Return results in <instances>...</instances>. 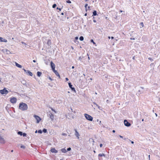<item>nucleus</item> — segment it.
I'll return each mask as SVG.
<instances>
[{"mask_svg": "<svg viewBox=\"0 0 160 160\" xmlns=\"http://www.w3.org/2000/svg\"><path fill=\"white\" fill-rule=\"evenodd\" d=\"M19 108L22 111L26 110L28 108V105L26 103L20 102L19 104Z\"/></svg>", "mask_w": 160, "mask_h": 160, "instance_id": "f257e3e1", "label": "nucleus"}, {"mask_svg": "<svg viewBox=\"0 0 160 160\" xmlns=\"http://www.w3.org/2000/svg\"><path fill=\"white\" fill-rule=\"evenodd\" d=\"M84 116L87 120L90 121H92L93 119V117L89 115L87 113H85L84 114Z\"/></svg>", "mask_w": 160, "mask_h": 160, "instance_id": "f03ea898", "label": "nucleus"}, {"mask_svg": "<svg viewBox=\"0 0 160 160\" xmlns=\"http://www.w3.org/2000/svg\"><path fill=\"white\" fill-rule=\"evenodd\" d=\"M8 93V91L4 88L3 89L0 90V93L2 94H6Z\"/></svg>", "mask_w": 160, "mask_h": 160, "instance_id": "7ed1b4c3", "label": "nucleus"}, {"mask_svg": "<svg viewBox=\"0 0 160 160\" xmlns=\"http://www.w3.org/2000/svg\"><path fill=\"white\" fill-rule=\"evenodd\" d=\"M22 69L24 70L27 75L30 76H33L32 73L29 70H26L24 68H23Z\"/></svg>", "mask_w": 160, "mask_h": 160, "instance_id": "20e7f679", "label": "nucleus"}, {"mask_svg": "<svg viewBox=\"0 0 160 160\" xmlns=\"http://www.w3.org/2000/svg\"><path fill=\"white\" fill-rule=\"evenodd\" d=\"M68 86L69 88L71 89L72 91L75 92H76V91L75 88L74 87H72V84L70 82H68Z\"/></svg>", "mask_w": 160, "mask_h": 160, "instance_id": "39448f33", "label": "nucleus"}, {"mask_svg": "<svg viewBox=\"0 0 160 160\" xmlns=\"http://www.w3.org/2000/svg\"><path fill=\"white\" fill-rule=\"evenodd\" d=\"M17 101V98L14 97L11 98L10 99V101L13 104L16 103Z\"/></svg>", "mask_w": 160, "mask_h": 160, "instance_id": "423d86ee", "label": "nucleus"}, {"mask_svg": "<svg viewBox=\"0 0 160 160\" xmlns=\"http://www.w3.org/2000/svg\"><path fill=\"white\" fill-rule=\"evenodd\" d=\"M124 123L125 126L127 127H129L131 125V123L126 119L124 120Z\"/></svg>", "mask_w": 160, "mask_h": 160, "instance_id": "0eeeda50", "label": "nucleus"}, {"mask_svg": "<svg viewBox=\"0 0 160 160\" xmlns=\"http://www.w3.org/2000/svg\"><path fill=\"white\" fill-rule=\"evenodd\" d=\"M34 117L36 119L37 123H39L40 121L41 120V118L37 115H34Z\"/></svg>", "mask_w": 160, "mask_h": 160, "instance_id": "6e6552de", "label": "nucleus"}, {"mask_svg": "<svg viewBox=\"0 0 160 160\" xmlns=\"http://www.w3.org/2000/svg\"><path fill=\"white\" fill-rule=\"evenodd\" d=\"M48 117H49L52 121L54 119V115L50 112L49 114H47Z\"/></svg>", "mask_w": 160, "mask_h": 160, "instance_id": "1a4fd4ad", "label": "nucleus"}, {"mask_svg": "<svg viewBox=\"0 0 160 160\" xmlns=\"http://www.w3.org/2000/svg\"><path fill=\"white\" fill-rule=\"evenodd\" d=\"M50 66L52 71L55 70V65L52 61L50 62Z\"/></svg>", "mask_w": 160, "mask_h": 160, "instance_id": "9d476101", "label": "nucleus"}, {"mask_svg": "<svg viewBox=\"0 0 160 160\" xmlns=\"http://www.w3.org/2000/svg\"><path fill=\"white\" fill-rule=\"evenodd\" d=\"M21 83L23 85H25L27 87H28L29 86L28 84H27L26 81L25 80H23L21 81Z\"/></svg>", "mask_w": 160, "mask_h": 160, "instance_id": "9b49d317", "label": "nucleus"}, {"mask_svg": "<svg viewBox=\"0 0 160 160\" xmlns=\"http://www.w3.org/2000/svg\"><path fill=\"white\" fill-rule=\"evenodd\" d=\"M50 151L52 153H57L58 152V151L56 150L55 148H52Z\"/></svg>", "mask_w": 160, "mask_h": 160, "instance_id": "f8f14e48", "label": "nucleus"}, {"mask_svg": "<svg viewBox=\"0 0 160 160\" xmlns=\"http://www.w3.org/2000/svg\"><path fill=\"white\" fill-rule=\"evenodd\" d=\"M53 72L55 73L56 75L58 77V78L59 79H61V77L59 75V73L57 72V71L55 70L52 71Z\"/></svg>", "mask_w": 160, "mask_h": 160, "instance_id": "ddd939ff", "label": "nucleus"}, {"mask_svg": "<svg viewBox=\"0 0 160 160\" xmlns=\"http://www.w3.org/2000/svg\"><path fill=\"white\" fill-rule=\"evenodd\" d=\"M105 157L106 155L104 153H100L98 155V159L99 160H102L100 158L102 157Z\"/></svg>", "mask_w": 160, "mask_h": 160, "instance_id": "4468645a", "label": "nucleus"}, {"mask_svg": "<svg viewBox=\"0 0 160 160\" xmlns=\"http://www.w3.org/2000/svg\"><path fill=\"white\" fill-rule=\"evenodd\" d=\"M74 131H75V135L77 137V138L79 139V136H80L78 132L77 131L76 129H75Z\"/></svg>", "mask_w": 160, "mask_h": 160, "instance_id": "2eb2a0df", "label": "nucleus"}, {"mask_svg": "<svg viewBox=\"0 0 160 160\" xmlns=\"http://www.w3.org/2000/svg\"><path fill=\"white\" fill-rule=\"evenodd\" d=\"M7 40L6 39H4L2 37H0V42H7Z\"/></svg>", "mask_w": 160, "mask_h": 160, "instance_id": "dca6fc26", "label": "nucleus"}, {"mask_svg": "<svg viewBox=\"0 0 160 160\" xmlns=\"http://www.w3.org/2000/svg\"><path fill=\"white\" fill-rule=\"evenodd\" d=\"M10 107V105L9 104H7V106H6L5 108L7 110V111L8 112H9V111H10V110H9V108Z\"/></svg>", "mask_w": 160, "mask_h": 160, "instance_id": "f3484780", "label": "nucleus"}, {"mask_svg": "<svg viewBox=\"0 0 160 160\" xmlns=\"http://www.w3.org/2000/svg\"><path fill=\"white\" fill-rule=\"evenodd\" d=\"M0 142L2 143H4V138H2V137L0 135Z\"/></svg>", "mask_w": 160, "mask_h": 160, "instance_id": "a211bd4d", "label": "nucleus"}, {"mask_svg": "<svg viewBox=\"0 0 160 160\" xmlns=\"http://www.w3.org/2000/svg\"><path fill=\"white\" fill-rule=\"evenodd\" d=\"M78 37H76L75 38L74 41V42L77 44H78L79 42L78 41Z\"/></svg>", "mask_w": 160, "mask_h": 160, "instance_id": "6ab92c4d", "label": "nucleus"}, {"mask_svg": "<svg viewBox=\"0 0 160 160\" xmlns=\"http://www.w3.org/2000/svg\"><path fill=\"white\" fill-rule=\"evenodd\" d=\"M47 44L48 46H50V48H51V46H50V45L51 44V40L48 39L47 41Z\"/></svg>", "mask_w": 160, "mask_h": 160, "instance_id": "aec40b11", "label": "nucleus"}, {"mask_svg": "<svg viewBox=\"0 0 160 160\" xmlns=\"http://www.w3.org/2000/svg\"><path fill=\"white\" fill-rule=\"evenodd\" d=\"M96 15H98L97 14V12L96 10H94L92 12V16H94Z\"/></svg>", "mask_w": 160, "mask_h": 160, "instance_id": "412c9836", "label": "nucleus"}, {"mask_svg": "<svg viewBox=\"0 0 160 160\" xmlns=\"http://www.w3.org/2000/svg\"><path fill=\"white\" fill-rule=\"evenodd\" d=\"M15 65L17 67H18L19 68H22V66L21 65L19 64L18 63H17L16 62H15Z\"/></svg>", "mask_w": 160, "mask_h": 160, "instance_id": "4be33fe9", "label": "nucleus"}, {"mask_svg": "<svg viewBox=\"0 0 160 160\" xmlns=\"http://www.w3.org/2000/svg\"><path fill=\"white\" fill-rule=\"evenodd\" d=\"M42 74V72H41L38 71L37 73V75L38 77H40Z\"/></svg>", "mask_w": 160, "mask_h": 160, "instance_id": "5701e85b", "label": "nucleus"}, {"mask_svg": "<svg viewBox=\"0 0 160 160\" xmlns=\"http://www.w3.org/2000/svg\"><path fill=\"white\" fill-rule=\"evenodd\" d=\"M61 150L63 153H66L67 152L65 148H62L61 149Z\"/></svg>", "mask_w": 160, "mask_h": 160, "instance_id": "b1692460", "label": "nucleus"}, {"mask_svg": "<svg viewBox=\"0 0 160 160\" xmlns=\"http://www.w3.org/2000/svg\"><path fill=\"white\" fill-rule=\"evenodd\" d=\"M17 134L18 135L21 136H22V134H23V132L21 131H18L17 132Z\"/></svg>", "mask_w": 160, "mask_h": 160, "instance_id": "393cba45", "label": "nucleus"}, {"mask_svg": "<svg viewBox=\"0 0 160 160\" xmlns=\"http://www.w3.org/2000/svg\"><path fill=\"white\" fill-rule=\"evenodd\" d=\"M42 132L44 133H46L48 132L46 128H43L42 130Z\"/></svg>", "mask_w": 160, "mask_h": 160, "instance_id": "a878e982", "label": "nucleus"}, {"mask_svg": "<svg viewBox=\"0 0 160 160\" xmlns=\"http://www.w3.org/2000/svg\"><path fill=\"white\" fill-rule=\"evenodd\" d=\"M20 148H23L24 149H25L26 148V147L25 146L23 145L22 144L21 145Z\"/></svg>", "mask_w": 160, "mask_h": 160, "instance_id": "bb28decb", "label": "nucleus"}, {"mask_svg": "<svg viewBox=\"0 0 160 160\" xmlns=\"http://www.w3.org/2000/svg\"><path fill=\"white\" fill-rule=\"evenodd\" d=\"M79 40L81 41H82L84 40V38L82 36H81L79 38Z\"/></svg>", "mask_w": 160, "mask_h": 160, "instance_id": "cd10ccee", "label": "nucleus"}, {"mask_svg": "<svg viewBox=\"0 0 160 160\" xmlns=\"http://www.w3.org/2000/svg\"><path fill=\"white\" fill-rule=\"evenodd\" d=\"M6 51L7 52V54H9L10 53H11V52H10L9 50H8V49H6Z\"/></svg>", "mask_w": 160, "mask_h": 160, "instance_id": "c85d7f7f", "label": "nucleus"}, {"mask_svg": "<svg viewBox=\"0 0 160 160\" xmlns=\"http://www.w3.org/2000/svg\"><path fill=\"white\" fill-rule=\"evenodd\" d=\"M22 136L23 137H26L27 136V134L26 133L23 132V134H22Z\"/></svg>", "mask_w": 160, "mask_h": 160, "instance_id": "c756f323", "label": "nucleus"}, {"mask_svg": "<svg viewBox=\"0 0 160 160\" xmlns=\"http://www.w3.org/2000/svg\"><path fill=\"white\" fill-rule=\"evenodd\" d=\"M90 42H92L94 45H96V43L94 41L93 39H91Z\"/></svg>", "mask_w": 160, "mask_h": 160, "instance_id": "7c9ffc66", "label": "nucleus"}, {"mask_svg": "<svg viewBox=\"0 0 160 160\" xmlns=\"http://www.w3.org/2000/svg\"><path fill=\"white\" fill-rule=\"evenodd\" d=\"M88 6V4L87 3H86L84 7L85 8V10L86 12L87 11V7Z\"/></svg>", "mask_w": 160, "mask_h": 160, "instance_id": "2f4dec72", "label": "nucleus"}, {"mask_svg": "<svg viewBox=\"0 0 160 160\" xmlns=\"http://www.w3.org/2000/svg\"><path fill=\"white\" fill-rule=\"evenodd\" d=\"M38 132L40 134H41L42 132V130L41 129L38 130Z\"/></svg>", "mask_w": 160, "mask_h": 160, "instance_id": "473e14b6", "label": "nucleus"}, {"mask_svg": "<svg viewBox=\"0 0 160 160\" xmlns=\"http://www.w3.org/2000/svg\"><path fill=\"white\" fill-rule=\"evenodd\" d=\"M57 6V5L55 3H54L52 6V8H55Z\"/></svg>", "mask_w": 160, "mask_h": 160, "instance_id": "72a5a7b5", "label": "nucleus"}, {"mask_svg": "<svg viewBox=\"0 0 160 160\" xmlns=\"http://www.w3.org/2000/svg\"><path fill=\"white\" fill-rule=\"evenodd\" d=\"M50 108L51 109V110L52 111L54 112L55 113H56V112L55 111V110L54 109H53L52 108L50 107Z\"/></svg>", "mask_w": 160, "mask_h": 160, "instance_id": "f704fd0d", "label": "nucleus"}, {"mask_svg": "<svg viewBox=\"0 0 160 160\" xmlns=\"http://www.w3.org/2000/svg\"><path fill=\"white\" fill-rule=\"evenodd\" d=\"M67 3H71V2L70 0H67L66 1Z\"/></svg>", "mask_w": 160, "mask_h": 160, "instance_id": "c9c22d12", "label": "nucleus"}, {"mask_svg": "<svg viewBox=\"0 0 160 160\" xmlns=\"http://www.w3.org/2000/svg\"><path fill=\"white\" fill-rule=\"evenodd\" d=\"M71 148L70 147H69V148H67V151H71Z\"/></svg>", "mask_w": 160, "mask_h": 160, "instance_id": "e433bc0d", "label": "nucleus"}, {"mask_svg": "<svg viewBox=\"0 0 160 160\" xmlns=\"http://www.w3.org/2000/svg\"><path fill=\"white\" fill-rule=\"evenodd\" d=\"M148 59L151 61V62H152L153 61V59H152L151 58H149Z\"/></svg>", "mask_w": 160, "mask_h": 160, "instance_id": "4c0bfd02", "label": "nucleus"}, {"mask_svg": "<svg viewBox=\"0 0 160 160\" xmlns=\"http://www.w3.org/2000/svg\"><path fill=\"white\" fill-rule=\"evenodd\" d=\"M140 25L142 26V27H144V24L143 22H141L140 23Z\"/></svg>", "mask_w": 160, "mask_h": 160, "instance_id": "58836bf2", "label": "nucleus"}, {"mask_svg": "<svg viewBox=\"0 0 160 160\" xmlns=\"http://www.w3.org/2000/svg\"><path fill=\"white\" fill-rule=\"evenodd\" d=\"M48 78L49 80H50L51 81H52V80H53V79H52V78H51L50 77H49V76H48Z\"/></svg>", "mask_w": 160, "mask_h": 160, "instance_id": "ea45409f", "label": "nucleus"}, {"mask_svg": "<svg viewBox=\"0 0 160 160\" xmlns=\"http://www.w3.org/2000/svg\"><path fill=\"white\" fill-rule=\"evenodd\" d=\"M62 8H59L58 7H57L56 9H58L60 11H61L62 9Z\"/></svg>", "mask_w": 160, "mask_h": 160, "instance_id": "a19ab883", "label": "nucleus"}, {"mask_svg": "<svg viewBox=\"0 0 160 160\" xmlns=\"http://www.w3.org/2000/svg\"><path fill=\"white\" fill-rule=\"evenodd\" d=\"M62 135L64 136H66L67 135V134L65 133H62Z\"/></svg>", "mask_w": 160, "mask_h": 160, "instance_id": "79ce46f5", "label": "nucleus"}, {"mask_svg": "<svg viewBox=\"0 0 160 160\" xmlns=\"http://www.w3.org/2000/svg\"><path fill=\"white\" fill-rule=\"evenodd\" d=\"M65 80L66 81H68L69 80V79L68 78H65Z\"/></svg>", "mask_w": 160, "mask_h": 160, "instance_id": "37998d69", "label": "nucleus"}, {"mask_svg": "<svg viewBox=\"0 0 160 160\" xmlns=\"http://www.w3.org/2000/svg\"><path fill=\"white\" fill-rule=\"evenodd\" d=\"M91 7L90 6H88V9H89V10L91 9H90Z\"/></svg>", "mask_w": 160, "mask_h": 160, "instance_id": "c03bdc74", "label": "nucleus"}, {"mask_svg": "<svg viewBox=\"0 0 160 160\" xmlns=\"http://www.w3.org/2000/svg\"><path fill=\"white\" fill-rule=\"evenodd\" d=\"M99 146L100 148H101L102 147V143H100L99 145Z\"/></svg>", "mask_w": 160, "mask_h": 160, "instance_id": "a18cd8bd", "label": "nucleus"}, {"mask_svg": "<svg viewBox=\"0 0 160 160\" xmlns=\"http://www.w3.org/2000/svg\"><path fill=\"white\" fill-rule=\"evenodd\" d=\"M129 141L131 142V143L132 144H133L134 143V142L133 141H131V140H129Z\"/></svg>", "mask_w": 160, "mask_h": 160, "instance_id": "49530a36", "label": "nucleus"}, {"mask_svg": "<svg viewBox=\"0 0 160 160\" xmlns=\"http://www.w3.org/2000/svg\"><path fill=\"white\" fill-rule=\"evenodd\" d=\"M93 22H97L96 21V20H95V19H93Z\"/></svg>", "mask_w": 160, "mask_h": 160, "instance_id": "de8ad7c7", "label": "nucleus"}, {"mask_svg": "<svg viewBox=\"0 0 160 160\" xmlns=\"http://www.w3.org/2000/svg\"><path fill=\"white\" fill-rule=\"evenodd\" d=\"M38 82L39 84H40L42 83V82L40 81H38Z\"/></svg>", "mask_w": 160, "mask_h": 160, "instance_id": "09e8293b", "label": "nucleus"}, {"mask_svg": "<svg viewBox=\"0 0 160 160\" xmlns=\"http://www.w3.org/2000/svg\"><path fill=\"white\" fill-rule=\"evenodd\" d=\"M82 58H81V57H79V60H81H81H82Z\"/></svg>", "mask_w": 160, "mask_h": 160, "instance_id": "8fccbe9b", "label": "nucleus"}, {"mask_svg": "<svg viewBox=\"0 0 160 160\" xmlns=\"http://www.w3.org/2000/svg\"><path fill=\"white\" fill-rule=\"evenodd\" d=\"M128 139V138H123V139L125 140H126Z\"/></svg>", "mask_w": 160, "mask_h": 160, "instance_id": "3c124183", "label": "nucleus"}, {"mask_svg": "<svg viewBox=\"0 0 160 160\" xmlns=\"http://www.w3.org/2000/svg\"><path fill=\"white\" fill-rule=\"evenodd\" d=\"M119 136L121 138H123V137L122 136H121V135H119Z\"/></svg>", "mask_w": 160, "mask_h": 160, "instance_id": "603ef678", "label": "nucleus"}, {"mask_svg": "<svg viewBox=\"0 0 160 160\" xmlns=\"http://www.w3.org/2000/svg\"><path fill=\"white\" fill-rule=\"evenodd\" d=\"M130 40H135V38H130Z\"/></svg>", "mask_w": 160, "mask_h": 160, "instance_id": "864d4df0", "label": "nucleus"}, {"mask_svg": "<svg viewBox=\"0 0 160 160\" xmlns=\"http://www.w3.org/2000/svg\"><path fill=\"white\" fill-rule=\"evenodd\" d=\"M48 85L50 86L51 87H52L53 86L52 85H51L50 84H48Z\"/></svg>", "mask_w": 160, "mask_h": 160, "instance_id": "5fc2aeb1", "label": "nucleus"}, {"mask_svg": "<svg viewBox=\"0 0 160 160\" xmlns=\"http://www.w3.org/2000/svg\"><path fill=\"white\" fill-rule=\"evenodd\" d=\"M36 60H33V62H36Z\"/></svg>", "mask_w": 160, "mask_h": 160, "instance_id": "6e6d98bb", "label": "nucleus"}, {"mask_svg": "<svg viewBox=\"0 0 160 160\" xmlns=\"http://www.w3.org/2000/svg\"><path fill=\"white\" fill-rule=\"evenodd\" d=\"M112 132L113 133H114V132H115V130H113L112 131Z\"/></svg>", "mask_w": 160, "mask_h": 160, "instance_id": "4d7b16f0", "label": "nucleus"}, {"mask_svg": "<svg viewBox=\"0 0 160 160\" xmlns=\"http://www.w3.org/2000/svg\"><path fill=\"white\" fill-rule=\"evenodd\" d=\"M71 48L72 49V50H73L74 49V48H73L72 46H71Z\"/></svg>", "mask_w": 160, "mask_h": 160, "instance_id": "13d9d810", "label": "nucleus"}, {"mask_svg": "<svg viewBox=\"0 0 160 160\" xmlns=\"http://www.w3.org/2000/svg\"><path fill=\"white\" fill-rule=\"evenodd\" d=\"M61 15H64V13L63 12H62L61 14Z\"/></svg>", "mask_w": 160, "mask_h": 160, "instance_id": "bf43d9fd", "label": "nucleus"}, {"mask_svg": "<svg viewBox=\"0 0 160 160\" xmlns=\"http://www.w3.org/2000/svg\"><path fill=\"white\" fill-rule=\"evenodd\" d=\"M135 56H133V58H132V59H133V60H135Z\"/></svg>", "mask_w": 160, "mask_h": 160, "instance_id": "052dcab7", "label": "nucleus"}, {"mask_svg": "<svg viewBox=\"0 0 160 160\" xmlns=\"http://www.w3.org/2000/svg\"><path fill=\"white\" fill-rule=\"evenodd\" d=\"M111 38L112 39H113L114 38L113 37H111Z\"/></svg>", "mask_w": 160, "mask_h": 160, "instance_id": "680f3d73", "label": "nucleus"}, {"mask_svg": "<svg viewBox=\"0 0 160 160\" xmlns=\"http://www.w3.org/2000/svg\"><path fill=\"white\" fill-rule=\"evenodd\" d=\"M37 132H38V131L37 130H36L35 132V133H37Z\"/></svg>", "mask_w": 160, "mask_h": 160, "instance_id": "e2e57ef3", "label": "nucleus"}, {"mask_svg": "<svg viewBox=\"0 0 160 160\" xmlns=\"http://www.w3.org/2000/svg\"><path fill=\"white\" fill-rule=\"evenodd\" d=\"M72 69H74V68L75 67H74V66H72Z\"/></svg>", "mask_w": 160, "mask_h": 160, "instance_id": "0e129e2a", "label": "nucleus"}, {"mask_svg": "<svg viewBox=\"0 0 160 160\" xmlns=\"http://www.w3.org/2000/svg\"><path fill=\"white\" fill-rule=\"evenodd\" d=\"M87 13H86L84 15L85 16H87Z\"/></svg>", "mask_w": 160, "mask_h": 160, "instance_id": "69168bd1", "label": "nucleus"}, {"mask_svg": "<svg viewBox=\"0 0 160 160\" xmlns=\"http://www.w3.org/2000/svg\"><path fill=\"white\" fill-rule=\"evenodd\" d=\"M98 107V108L100 109V108H101L100 106H98L97 107Z\"/></svg>", "mask_w": 160, "mask_h": 160, "instance_id": "338daca9", "label": "nucleus"}, {"mask_svg": "<svg viewBox=\"0 0 160 160\" xmlns=\"http://www.w3.org/2000/svg\"><path fill=\"white\" fill-rule=\"evenodd\" d=\"M108 39H110L111 38V37L110 36H108Z\"/></svg>", "mask_w": 160, "mask_h": 160, "instance_id": "774afa93", "label": "nucleus"}]
</instances>
